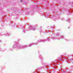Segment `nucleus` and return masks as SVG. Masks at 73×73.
<instances>
[{
	"mask_svg": "<svg viewBox=\"0 0 73 73\" xmlns=\"http://www.w3.org/2000/svg\"><path fill=\"white\" fill-rule=\"evenodd\" d=\"M33 31H35V29H33Z\"/></svg>",
	"mask_w": 73,
	"mask_h": 73,
	"instance_id": "obj_1",
	"label": "nucleus"
},
{
	"mask_svg": "<svg viewBox=\"0 0 73 73\" xmlns=\"http://www.w3.org/2000/svg\"><path fill=\"white\" fill-rule=\"evenodd\" d=\"M22 0H21V2H22Z\"/></svg>",
	"mask_w": 73,
	"mask_h": 73,
	"instance_id": "obj_2",
	"label": "nucleus"
},
{
	"mask_svg": "<svg viewBox=\"0 0 73 73\" xmlns=\"http://www.w3.org/2000/svg\"><path fill=\"white\" fill-rule=\"evenodd\" d=\"M0 42H1V40H0Z\"/></svg>",
	"mask_w": 73,
	"mask_h": 73,
	"instance_id": "obj_3",
	"label": "nucleus"
},
{
	"mask_svg": "<svg viewBox=\"0 0 73 73\" xmlns=\"http://www.w3.org/2000/svg\"><path fill=\"white\" fill-rule=\"evenodd\" d=\"M29 46H30L29 45Z\"/></svg>",
	"mask_w": 73,
	"mask_h": 73,
	"instance_id": "obj_4",
	"label": "nucleus"
},
{
	"mask_svg": "<svg viewBox=\"0 0 73 73\" xmlns=\"http://www.w3.org/2000/svg\"><path fill=\"white\" fill-rule=\"evenodd\" d=\"M27 46V45H26V46Z\"/></svg>",
	"mask_w": 73,
	"mask_h": 73,
	"instance_id": "obj_5",
	"label": "nucleus"
},
{
	"mask_svg": "<svg viewBox=\"0 0 73 73\" xmlns=\"http://www.w3.org/2000/svg\"><path fill=\"white\" fill-rule=\"evenodd\" d=\"M62 37H63V36H62Z\"/></svg>",
	"mask_w": 73,
	"mask_h": 73,
	"instance_id": "obj_6",
	"label": "nucleus"
}]
</instances>
